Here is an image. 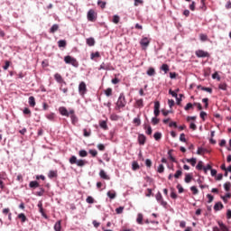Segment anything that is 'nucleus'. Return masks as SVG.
Wrapping results in <instances>:
<instances>
[{
  "label": "nucleus",
  "mask_w": 231,
  "mask_h": 231,
  "mask_svg": "<svg viewBox=\"0 0 231 231\" xmlns=\"http://www.w3.org/2000/svg\"><path fill=\"white\" fill-rule=\"evenodd\" d=\"M69 164L70 165H77L78 167H84V165H86V161L82 160V159H79V160H77V156L75 155H72L69 160Z\"/></svg>",
  "instance_id": "f257e3e1"
},
{
  "label": "nucleus",
  "mask_w": 231,
  "mask_h": 231,
  "mask_svg": "<svg viewBox=\"0 0 231 231\" xmlns=\"http://www.w3.org/2000/svg\"><path fill=\"white\" fill-rule=\"evenodd\" d=\"M126 105H127V101H125V96L124 95V93H121L117 99L116 109H117V110L122 109Z\"/></svg>",
  "instance_id": "f03ea898"
},
{
  "label": "nucleus",
  "mask_w": 231,
  "mask_h": 231,
  "mask_svg": "<svg viewBox=\"0 0 231 231\" xmlns=\"http://www.w3.org/2000/svg\"><path fill=\"white\" fill-rule=\"evenodd\" d=\"M64 62L65 64H70V66H73V68H79V61L77 60V59L71 56H65Z\"/></svg>",
  "instance_id": "7ed1b4c3"
},
{
  "label": "nucleus",
  "mask_w": 231,
  "mask_h": 231,
  "mask_svg": "<svg viewBox=\"0 0 231 231\" xmlns=\"http://www.w3.org/2000/svg\"><path fill=\"white\" fill-rule=\"evenodd\" d=\"M156 201L164 208H167V201L163 200V196H162V193L160 191L157 192L155 195Z\"/></svg>",
  "instance_id": "20e7f679"
},
{
  "label": "nucleus",
  "mask_w": 231,
  "mask_h": 231,
  "mask_svg": "<svg viewBox=\"0 0 231 231\" xmlns=\"http://www.w3.org/2000/svg\"><path fill=\"white\" fill-rule=\"evenodd\" d=\"M59 111H60V114L62 116H69V115H74L75 113V110L73 109H70L69 111H68V109L66 108V106H60L59 108Z\"/></svg>",
  "instance_id": "39448f33"
},
{
  "label": "nucleus",
  "mask_w": 231,
  "mask_h": 231,
  "mask_svg": "<svg viewBox=\"0 0 231 231\" xmlns=\"http://www.w3.org/2000/svg\"><path fill=\"white\" fill-rule=\"evenodd\" d=\"M196 56L199 59H205L207 57H210V54L208 51H205L203 50H198L195 51Z\"/></svg>",
  "instance_id": "423d86ee"
},
{
  "label": "nucleus",
  "mask_w": 231,
  "mask_h": 231,
  "mask_svg": "<svg viewBox=\"0 0 231 231\" xmlns=\"http://www.w3.org/2000/svg\"><path fill=\"white\" fill-rule=\"evenodd\" d=\"M149 44H151V39L147 37H143L140 41V45L142 48L145 50V48L149 47Z\"/></svg>",
  "instance_id": "0eeeda50"
},
{
  "label": "nucleus",
  "mask_w": 231,
  "mask_h": 231,
  "mask_svg": "<svg viewBox=\"0 0 231 231\" xmlns=\"http://www.w3.org/2000/svg\"><path fill=\"white\" fill-rule=\"evenodd\" d=\"M146 140H147V137H145V135L143 134H140L138 135L139 145H145Z\"/></svg>",
  "instance_id": "6e6552de"
},
{
  "label": "nucleus",
  "mask_w": 231,
  "mask_h": 231,
  "mask_svg": "<svg viewBox=\"0 0 231 231\" xmlns=\"http://www.w3.org/2000/svg\"><path fill=\"white\" fill-rule=\"evenodd\" d=\"M99 127L101 129H103L104 131H107V129H109V126H107V119L100 120L99 121Z\"/></svg>",
  "instance_id": "1a4fd4ad"
},
{
  "label": "nucleus",
  "mask_w": 231,
  "mask_h": 231,
  "mask_svg": "<svg viewBox=\"0 0 231 231\" xmlns=\"http://www.w3.org/2000/svg\"><path fill=\"white\" fill-rule=\"evenodd\" d=\"M54 79H55L56 82H58V84H64V85H66V81H64V79H62V76H60V74L56 73L54 75Z\"/></svg>",
  "instance_id": "9d476101"
},
{
  "label": "nucleus",
  "mask_w": 231,
  "mask_h": 231,
  "mask_svg": "<svg viewBox=\"0 0 231 231\" xmlns=\"http://www.w3.org/2000/svg\"><path fill=\"white\" fill-rule=\"evenodd\" d=\"M87 17L88 21H91V22L95 21V11L93 9H90L88 12Z\"/></svg>",
  "instance_id": "9b49d317"
},
{
  "label": "nucleus",
  "mask_w": 231,
  "mask_h": 231,
  "mask_svg": "<svg viewBox=\"0 0 231 231\" xmlns=\"http://www.w3.org/2000/svg\"><path fill=\"white\" fill-rule=\"evenodd\" d=\"M86 83L84 81L80 82L79 85V93H84L86 91Z\"/></svg>",
  "instance_id": "f8f14e48"
},
{
  "label": "nucleus",
  "mask_w": 231,
  "mask_h": 231,
  "mask_svg": "<svg viewBox=\"0 0 231 231\" xmlns=\"http://www.w3.org/2000/svg\"><path fill=\"white\" fill-rule=\"evenodd\" d=\"M136 223L138 225H143V215L142 213H138L137 218H136Z\"/></svg>",
  "instance_id": "ddd939ff"
},
{
  "label": "nucleus",
  "mask_w": 231,
  "mask_h": 231,
  "mask_svg": "<svg viewBox=\"0 0 231 231\" xmlns=\"http://www.w3.org/2000/svg\"><path fill=\"white\" fill-rule=\"evenodd\" d=\"M222 208H224V206H223V203H221V202H217L214 205V210H216V212L222 210Z\"/></svg>",
  "instance_id": "4468645a"
},
{
  "label": "nucleus",
  "mask_w": 231,
  "mask_h": 231,
  "mask_svg": "<svg viewBox=\"0 0 231 231\" xmlns=\"http://www.w3.org/2000/svg\"><path fill=\"white\" fill-rule=\"evenodd\" d=\"M146 74L148 75V77H154V75H156V70L154 69V68H149L146 71Z\"/></svg>",
  "instance_id": "2eb2a0df"
},
{
  "label": "nucleus",
  "mask_w": 231,
  "mask_h": 231,
  "mask_svg": "<svg viewBox=\"0 0 231 231\" xmlns=\"http://www.w3.org/2000/svg\"><path fill=\"white\" fill-rule=\"evenodd\" d=\"M184 181L185 183H190V181H192V175L190 173H186Z\"/></svg>",
  "instance_id": "dca6fc26"
},
{
  "label": "nucleus",
  "mask_w": 231,
  "mask_h": 231,
  "mask_svg": "<svg viewBox=\"0 0 231 231\" xmlns=\"http://www.w3.org/2000/svg\"><path fill=\"white\" fill-rule=\"evenodd\" d=\"M99 176H100V178H102V180H109V177L107 176V174L106 173V171L104 170H101L99 171Z\"/></svg>",
  "instance_id": "f3484780"
},
{
  "label": "nucleus",
  "mask_w": 231,
  "mask_h": 231,
  "mask_svg": "<svg viewBox=\"0 0 231 231\" xmlns=\"http://www.w3.org/2000/svg\"><path fill=\"white\" fill-rule=\"evenodd\" d=\"M29 187L31 189H37V187H39V182L37 180H32L30 183H29Z\"/></svg>",
  "instance_id": "a211bd4d"
},
{
  "label": "nucleus",
  "mask_w": 231,
  "mask_h": 231,
  "mask_svg": "<svg viewBox=\"0 0 231 231\" xmlns=\"http://www.w3.org/2000/svg\"><path fill=\"white\" fill-rule=\"evenodd\" d=\"M18 219H21L22 223H26L28 218L26 217V215H24V213H20L18 215Z\"/></svg>",
  "instance_id": "6ab92c4d"
},
{
  "label": "nucleus",
  "mask_w": 231,
  "mask_h": 231,
  "mask_svg": "<svg viewBox=\"0 0 231 231\" xmlns=\"http://www.w3.org/2000/svg\"><path fill=\"white\" fill-rule=\"evenodd\" d=\"M88 46H93L95 44V38L90 37L86 40Z\"/></svg>",
  "instance_id": "aec40b11"
},
{
  "label": "nucleus",
  "mask_w": 231,
  "mask_h": 231,
  "mask_svg": "<svg viewBox=\"0 0 231 231\" xmlns=\"http://www.w3.org/2000/svg\"><path fill=\"white\" fill-rule=\"evenodd\" d=\"M59 30V24L54 23L51 29H50V33H55Z\"/></svg>",
  "instance_id": "412c9836"
},
{
  "label": "nucleus",
  "mask_w": 231,
  "mask_h": 231,
  "mask_svg": "<svg viewBox=\"0 0 231 231\" xmlns=\"http://www.w3.org/2000/svg\"><path fill=\"white\" fill-rule=\"evenodd\" d=\"M66 45H67L66 40L58 41L59 48H66Z\"/></svg>",
  "instance_id": "4be33fe9"
},
{
  "label": "nucleus",
  "mask_w": 231,
  "mask_h": 231,
  "mask_svg": "<svg viewBox=\"0 0 231 231\" xmlns=\"http://www.w3.org/2000/svg\"><path fill=\"white\" fill-rule=\"evenodd\" d=\"M29 105L31 107H35V97L33 96L29 97Z\"/></svg>",
  "instance_id": "5701e85b"
},
{
  "label": "nucleus",
  "mask_w": 231,
  "mask_h": 231,
  "mask_svg": "<svg viewBox=\"0 0 231 231\" xmlns=\"http://www.w3.org/2000/svg\"><path fill=\"white\" fill-rule=\"evenodd\" d=\"M106 196L111 199H115L116 198V192L115 191H108L106 193Z\"/></svg>",
  "instance_id": "b1692460"
},
{
  "label": "nucleus",
  "mask_w": 231,
  "mask_h": 231,
  "mask_svg": "<svg viewBox=\"0 0 231 231\" xmlns=\"http://www.w3.org/2000/svg\"><path fill=\"white\" fill-rule=\"evenodd\" d=\"M218 226H220L221 231H228V227L221 221L218 222Z\"/></svg>",
  "instance_id": "393cba45"
},
{
  "label": "nucleus",
  "mask_w": 231,
  "mask_h": 231,
  "mask_svg": "<svg viewBox=\"0 0 231 231\" xmlns=\"http://www.w3.org/2000/svg\"><path fill=\"white\" fill-rule=\"evenodd\" d=\"M135 104L139 109H142V107H143V99H137Z\"/></svg>",
  "instance_id": "a878e982"
},
{
  "label": "nucleus",
  "mask_w": 231,
  "mask_h": 231,
  "mask_svg": "<svg viewBox=\"0 0 231 231\" xmlns=\"http://www.w3.org/2000/svg\"><path fill=\"white\" fill-rule=\"evenodd\" d=\"M198 88L201 89V91H207V93H212V88H210L199 86Z\"/></svg>",
  "instance_id": "bb28decb"
},
{
  "label": "nucleus",
  "mask_w": 231,
  "mask_h": 231,
  "mask_svg": "<svg viewBox=\"0 0 231 231\" xmlns=\"http://www.w3.org/2000/svg\"><path fill=\"white\" fill-rule=\"evenodd\" d=\"M62 228V226H60V220H59L58 222L55 223L54 225V230L55 231H60Z\"/></svg>",
  "instance_id": "cd10ccee"
},
{
  "label": "nucleus",
  "mask_w": 231,
  "mask_h": 231,
  "mask_svg": "<svg viewBox=\"0 0 231 231\" xmlns=\"http://www.w3.org/2000/svg\"><path fill=\"white\" fill-rule=\"evenodd\" d=\"M112 22L114 23V24H118V23H120V16L117 14H115L113 16Z\"/></svg>",
  "instance_id": "c85d7f7f"
},
{
  "label": "nucleus",
  "mask_w": 231,
  "mask_h": 231,
  "mask_svg": "<svg viewBox=\"0 0 231 231\" xmlns=\"http://www.w3.org/2000/svg\"><path fill=\"white\" fill-rule=\"evenodd\" d=\"M70 120L72 124H77L79 122V118L77 116H75V114H70Z\"/></svg>",
  "instance_id": "c756f323"
},
{
  "label": "nucleus",
  "mask_w": 231,
  "mask_h": 231,
  "mask_svg": "<svg viewBox=\"0 0 231 231\" xmlns=\"http://www.w3.org/2000/svg\"><path fill=\"white\" fill-rule=\"evenodd\" d=\"M196 162H197V160L194 157H192L190 159H187V162L191 163L192 167H196Z\"/></svg>",
  "instance_id": "7c9ffc66"
},
{
  "label": "nucleus",
  "mask_w": 231,
  "mask_h": 231,
  "mask_svg": "<svg viewBox=\"0 0 231 231\" xmlns=\"http://www.w3.org/2000/svg\"><path fill=\"white\" fill-rule=\"evenodd\" d=\"M153 138H154V140H156V142H158V140H162V133L156 132V133L153 134Z\"/></svg>",
  "instance_id": "2f4dec72"
},
{
  "label": "nucleus",
  "mask_w": 231,
  "mask_h": 231,
  "mask_svg": "<svg viewBox=\"0 0 231 231\" xmlns=\"http://www.w3.org/2000/svg\"><path fill=\"white\" fill-rule=\"evenodd\" d=\"M190 190H191V192H193L194 196L199 194V190L198 189V188L196 186H191Z\"/></svg>",
  "instance_id": "473e14b6"
},
{
  "label": "nucleus",
  "mask_w": 231,
  "mask_h": 231,
  "mask_svg": "<svg viewBox=\"0 0 231 231\" xmlns=\"http://www.w3.org/2000/svg\"><path fill=\"white\" fill-rule=\"evenodd\" d=\"M79 154L80 158H86V156H88V152L86 150H80L79 152Z\"/></svg>",
  "instance_id": "72a5a7b5"
},
{
  "label": "nucleus",
  "mask_w": 231,
  "mask_h": 231,
  "mask_svg": "<svg viewBox=\"0 0 231 231\" xmlns=\"http://www.w3.org/2000/svg\"><path fill=\"white\" fill-rule=\"evenodd\" d=\"M83 136L85 137H89L91 136V130H88V129H83Z\"/></svg>",
  "instance_id": "f704fd0d"
},
{
  "label": "nucleus",
  "mask_w": 231,
  "mask_h": 231,
  "mask_svg": "<svg viewBox=\"0 0 231 231\" xmlns=\"http://www.w3.org/2000/svg\"><path fill=\"white\" fill-rule=\"evenodd\" d=\"M134 124H136L137 125H141L142 120L140 119V116H137V117L134 118Z\"/></svg>",
  "instance_id": "c9c22d12"
},
{
  "label": "nucleus",
  "mask_w": 231,
  "mask_h": 231,
  "mask_svg": "<svg viewBox=\"0 0 231 231\" xmlns=\"http://www.w3.org/2000/svg\"><path fill=\"white\" fill-rule=\"evenodd\" d=\"M165 171V167H163V164H160L157 168V172H159V174H162V172H164Z\"/></svg>",
  "instance_id": "e433bc0d"
},
{
  "label": "nucleus",
  "mask_w": 231,
  "mask_h": 231,
  "mask_svg": "<svg viewBox=\"0 0 231 231\" xmlns=\"http://www.w3.org/2000/svg\"><path fill=\"white\" fill-rule=\"evenodd\" d=\"M49 178H57V171H50L48 174Z\"/></svg>",
  "instance_id": "4c0bfd02"
},
{
  "label": "nucleus",
  "mask_w": 231,
  "mask_h": 231,
  "mask_svg": "<svg viewBox=\"0 0 231 231\" xmlns=\"http://www.w3.org/2000/svg\"><path fill=\"white\" fill-rule=\"evenodd\" d=\"M118 118H120V116H118V115H116V114H112L110 116V120H112L113 122H116L118 120Z\"/></svg>",
  "instance_id": "58836bf2"
},
{
  "label": "nucleus",
  "mask_w": 231,
  "mask_h": 231,
  "mask_svg": "<svg viewBox=\"0 0 231 231\" xmlns=\"http://www.w3.org/2000/svg\"><path fill=\"white\" fill-rule=\"evenodd\" d=\"M87 203H88L89 205H93V203H95V199H93V197L88 196L86 199Z\"/></svg>",
  "instance_id": "ea45409f"
},
{
  "label": "nucleus",
  "mask_w": 231,
  "mask_h": 231,
  "mask_svg": "<svg viewBox=\"0 0 231 231\" xmlns=\"http://www.w3.org/2000/svg\"><path fill=\"white\" fill-rule=\"evenodd\" d=\"M105 95L106 97H111V95H113V89L111 88H108L106 90H105Z\"/></svg>",
  "instance_id": "a19ab883"
},
{
  "label": "nucleus",
  "mask_w": 231,
  "mask_h": 231,
  "mask_svg": "<svg viewBox=\"0 0 231 231\" xmlns=\"http://www.w3.org/2000/svg\"><path fill=\"white\" fill-rule=\"evenodd\" d=\"M46 118H47L48 120H51V121L55 120V113H51V114L47 115V116H46Z\"/></svg>",
  "instance_id": "79ce46f5"
},
{
  "label": "nucleus",
  "mask_w": 231,
  "mask_h": 231,
  "mask_svg": "<svg viewBox=\"0 0 231 231\" xmlns=\"http://www.w3.org/2000/svg\"><path fill=\"white\" fill-rule=\"evenodd\" d=\"M132 169L133 171H138V169H140V165L138 164V162H134L132 164Z\"/></svg>",
  "instance_id": "37998d69"
},
{
  "label": "nucleus",
  "mask_w": 231,
  "mask_h": 231,
  "mask_svg": "<svg viewBox=\"0 0 231 231\" xmlns=\"http://www.w3.org/2000/svg\"><path fill=\"white\" fill-rule=\"evenodd\" d=\"M161 69L162 71H164V73H167L169 71V65L167 64H162V67H161Z\"/></svg>",
  "instance_id": "c03bdc74"
},
{
  "label": "nucleus",
  "mask_w": 231,
  "mask_h": 231,
  "mask_svg": "<svg viewBox=\"0 0 231 231\" xmlns=\"http://www.w3.org/2000/svg\"><path fill=\"white\" fill-rule=\"evenodd\" d=\"M230 187H231V183L230 182H226L224 184V189L226 192H228V190H230Z\"/></svg>",
  "instance_id": "a18cd8bd"
},
{
  "label": "nucleus",
  "mask_w": 231,
  "mask_h": 231,
  "mask_svg": "<svg viewBox=\"0 0 231 231\" xmlns=\"http://www.w3.org/2000/svg\"><path fill=\"white\" fill-rule=\"evenodd\" d=\"M98 57H100V52H98V51L92 52L90 54V59H95V58H98Z\"/></svg>",
  "instance_id": "49530a36"
},
{
  "label": "nucleus",
  "mask_w": 231,
  "mask_h": 231,
  "mask_svg": "<svg viewBox=\"0 0 231 231\" xmlns=\"http://www.w3.org/2000/svg\"><path fill=\"white\" fill-rule=\"evenodd\" d=\"M159 123H160V119H158L156 116L152 118V124L153 125H158Z\"/></svg>",
  "instance_id": "de8ad7c7"
},
{
  "label": "nucleus",
  "mask_w": 231,
  "mask_h": 231,
  "mask_svg": "<svg viewBox=\"0 0 231 231\" xmlns=\"http://www.w3.org/2000/svg\"><path fill=\"white\" fill-rule=\"evenodd\" d=\"M207 152V149L203 147H199L197 151V154H202L203 152Z\"/></svg>",
  "instance_id": "09e8293b"
},
{
  "label": "nucleus",
  "mask_w": 231,
  "mask_h": 231,
  "mask_svg": "<svg viewBox=\"0 0 231 231\" xmlns=\"http://www.w3.org/2000/svg\"><path fill=\"white\" fill-rule=\"evenodd\" d=\"M212 166L210 164H207L205 167H203V171L205 172V174H207L208 171H211Z\"/></svg>",
  "instance_id": "8fccbe9b"
},
{
  "label": "nucleus",
  "mask_w": 231,
  "mask_h": 231,
  "mask_svg": "<svg viewBox=\"0 0 231 231\" xmlns=\"http://www.w3.org/2000/svg\"><path fill=\"white\" fill-rule=\"evenodd\" d=\"M226 88L227 86L225 83H222L218 86V89H222V91H226Z\"/></svg>",
  "instance_id": "3c124183"
},
{
  "label": "nucleus",
  "mask_w": 231,
  "mask_h": 231,
  "mask_svg": "<svg viewBox=\"0 0 231 231\" xmlns=\"http://www.w3.org/2000/svg\"><path fill=\"white\" fill-rule=\"evenodd\" d=\"M181 174H183V172L181 171V170H179L176 171V173L173 176H174V178H176L178 180V178H180V176H181Z\"/></svg>",
  "instance_id": "603ef678"
},
{
  "label": "nucleus",
  "mask_w": 231,
  "mask_h": 231,
  "mask_svg": "<svg viewBox=\"0 0 231 231\" xmlns=\"http://www.w3.org/2000/svg\"><path fill=\"white\" fill-rule=\"evenodd\" d=\"M145 165H146V167H152V161H151V159H146L145 160Z\"/></svg>",
  "instance_id": "864d4df0"
},
{
  "label": "nucleus",
  "mask_w": 231,
  "mask_h": 231,
  "mask_svg": "<svg viewBox=\"0 0 231 231\" xmlns=\"http://www.w3.org/2000/svg\"><path fill=\"white\" fill-rule=\"evenodd\" d=\"M208 198V203H212L214 201V196H212L211 194H208L207 195Z\"/></svg>",
  "instance_id": "5fc2aeb1"
},
{
  "label": "nucleus",
  "mask_w": 231,
  "mask_h": 231,
  "mask_svg": "<svg viewBox=\"0 0 231 231\" xmlns=\"http://www.w3.org/2000/svg\"><path fill=\"white\" fill-rule=\"evenodd\" d=\"M169 94L171 95V97H173L174 98H178V93L172 91V89L169 90Z\"/></svg>",
  "instance_id": "6e6d98bb"
},
{
  "label": "nucleus",
  "mask_w": 231,
  "mask_h": 231,
  "mask_svg": "<svg viewBox=\"0 0 231 231\" xmlns=\"http://www.w3.org/2000/svg\"><path fill=\"white\" fill-rule=\"evenodd\" d=\"M134 6H139V5H143V0H134Z\"/></svg>",
  "instance_id": "4d7b16f0"
},
{
  "label": "nucleus",
  "mask_w": 231,
  "mask_h": 231,
  "mask_svg": "<svg viewBox=\"0 0 231 231\" xmlns=\"http://www.w3.org/2000/svg\"><path fill=\"white\" fill-rule=\"evenodd\" d=\"M97 5L100 6V8H106V2L98 0Z\"/></svg>",
  "instance_id": "13d9d810"
},
{
  "label": "nucleus",
  "mask_w": 231,
  "mask_h": 231,
  "mask_svg": "<svg viewBox=\"0 0 231 231\" xmlns=\"http://www.w3.org/2000/svg\"><path fill=\"white\" fill-rule=\"evenodd\" d=\"M180 142H183L184 143L185 142H187V139L185 138V134H180Z\"/></svg>",
  "instance_id": "bf43d9fd"
},
{
  "label": "nucleus",
  "mask_w": 231,
  "mask_h": 231,
  "mask_svg": "<svg viewBox=\"0 0 231 231\" xmlns=\"http://www.w3.org/2000/svg\"><path fill=\"white\" fill-rule=\"evenodd\" d=\"M98 69H105V70L108 71L109 68H107V66H106V63L103 62V63L100 65V67H99Z\"/></svg>",
  "instance_id": "052dcab7"
},
{
  "label": "nucleus",
  "mask_w": 231,
  "mask_h": 231,
  "mask_svg": "<svg viewBox=\"0 0 231 231\" xmlns=\"http://www.w3.org/2000/svg\"><path fill=\"white\" fill-rule=\"evenodd\" d=\"M89 154H91V156L95 157L98 154V152H97V150H89Z\"/></svg>",
  "instance_id": "680f3d73"
},
{
  "label": "nucleus",
  "mask_w": 231,
  "mask_h": 231,
  "mask_svg": "<svg viewBox=\"0 0 231 231\" xmlns=\"http://www.w3.org/2000/svg\"><path fill=\"white\" fill-rule=\"evenodd\" d=\"M192 103H188L186 106L184 107L185 111H189V109H192Z\"/></svg>",
  "instance_id": "e2e57ef3"
},
{
  "label": "nucleus",
  "mask_w": 231,
  "mask_h": 231,
  "mask_svg": "<svg viewBox=\"0 0 231 231\" xmlns=\"http://www.w3.org/2000/svg\"><path fill=\"white\" fill-rule=\"evenodd\" d=\"M36 196H44V189L41 188L40 191L36 193Z\"/></svg>",
  "instance_id": "0e129e2a"
},
{
  "label": "nucleus",
  "mask_w": 231,
  "mask_h": 231,
  "mask_svg": "<svg viewBox=\"0 0 231 231\" xmlns=\"http://www.w3.org/2000/svg\"><path fill=\"white\" fill-rule=\"evenodd\" d=\"M168 106H169V107L172 108L174 106V100L173 99H169L168 100Z\"/></svg>",
  "instance_id": "69168bd1"
},
{
  "label": "nucleus",
  "mask_w": 231,
  "mask_h": 231,
  "mask_svg": "<svg viewBox=\"0 0 231 231\" xmlns=\"http://www.w3.org/2000/svg\"><path fill=\"white\" fill-rule=\"evenodd\" d=\"M116 214H122L124 212V207H119L116 209Z\"/></svg>",
  "instance_id": "338daca9"
},
{
  "label": "nucleus",
  "mask_w": 231,
  "mask_h": 231,
  "mask_svg": "<svg viewBox=\"0 0 231 231\" xmlns=\"http://www.w3.org/2000/svg\"><path fill=\"white\" fill-rule=\"evenodd\" d=\"M154 110H160V102L159 101H156L154 103Z\"/></svg>",
  "instance_id": "774afa93"
}]
</instances>
